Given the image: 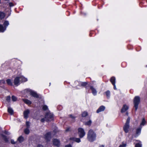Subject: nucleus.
I'll list each match as a JSON object with an SVG mask.
<instances>
[{
  "label": "nucleus",
  "instance_id": "f257e3e1",
  "mask_svg": "<svg viewBox=\"0 0 147 147\" xmlns=\"http://www.w3.org/2000/svg\"><path fill=\"white\" fill-rule=\"evenodd\" d=\"M96 135L93 130H90L88 133L87 139L90 142H92L95 140L96 138Z\"/></svg>",
  "mask_w": 147,
  "mask_h": 147
},
{
  "label": "nucleus",
  "instance_id": "f03ea898",
  "mask_svg": "<svg viewBox=\"0 0 147 147\" xmlns=\"http://www.w3.org/2000/svg\"><path fill=\"white\" fill-rule=\"evenodd\" d=\"M140 102V98L138 96H136L134 99V104L135 111H136L138 109V105Z\"/></svg>",
  "mask_w": 147,
  "mask_h": 147
},
{
  "label": "nucleus",
  "instance_id": "7ed1b4c3",
  "mask_svg": "<svg viewBox=\"0 0 147 147\" xmlns=\"http://www.w3.org/2000/svg\"><path fill=\"white\" fill-rule=\"evenodd\" d=\"M78 134L81 138H83L85 135V132L84 129L81 128L78 129Z\"/></svg>",
  "mask_w": 147,
  "mask_h": 147
},
{
  "label": "nucleus",
  "instance_id": "20e7f679",
  "mask_svg": "<svg viewBox=\"0 0 147 147\" xmlns=\"http://www.w3.org/2000/svg\"><path fill=\"white\" fill-rule=\"evenodd\" d=\"M53 115L52 114L48 113L46 114L45 115V119L46 121H51L52 120Z\"/></svg>",
  "mask_w": 147,
  "mask_h": 147
},
{
  "label": "nucleus",
  "instance_id": "39448f33",
  "mask_svg": "<svg viewBox=\"0 0 147 147\" xmlns=\"http://www.w3.org/2000/svg\"><path fill=\"white\" fill-rule=\"evenodd\" d=\"M25 90L27 92H29L31 95L34 97L38 98L39 97L38 95L36 92L30 89H27L26 90Z\"/></svg>",
  "mask_w": 147,
  "mask_h": 147
},
{
  "label": "nucleus",
  "instance_id": "423d86ee",
  "mask_svg": "<svg viewBox=\"0 0 147 147\" xmlns=\"http://www.w3.org/2000/svg\"><path fill=\"white\" fill-rule=\"evenodd\" d=\"M30 113V111L29 109H27L24 111L23 114L24 118L26 119H27L28 117V115Z\"/></svg>",
  "mask_w": 147,
  "mask_h": 147
},
{
  "label": "nucleus",
  "instance_id": "0eeeda50",
  "mask_svg": "<svg viewBox=\"0 0 147 147\" xmlns=\"http://www.w3.org/2000/svg\"><path fill=\"white\" fill-rule=\"evenodd\" d=\"M54 145L57 146H59L60 145V141L57 139H54L53 141Z\"/></svg>",
  "mask_w": 147,
  "mask_h": 147
},
{
  "label": "nucleus",
  "instance_id": "6e6552de",
  "mask_svg": "<svg viewBox=\"0 0 147 147\" xmlns=\"http://www.w3.org/2000/svg\"><path fill=\"white\" fill-rule=\"evenodd\" d=\"M45 139L47 141H49L51 139V134L50 132L47 133L45 136Z\"/></svg>",
  "mask_w": 147,
  "mask_h": 147
},
{
  "label": "nucleus",
  "instance_id": "1a4fd4ad",
  "mask_svg": "<svg viewBox=\"0 0 147 147\" xmlns=\"http://www.w3.org/2000/svg\"><path fill=\"white\" fill-rule=\"evenodd\" d=\"M20 80L19 77H16L14 80V83L15 85L18 86L19 84V83Z\"/></svg>",
  "mask_w": 147,
  "mask_h": 147
},
{
  "label": "nucleus",
  "instance_id": "9d476101",
  "mask_svg": "<svg viewBox=\"0 0 147 147\" xmlns=\"http://www.w3.org/2000/svg\"><path fill=\"white\" fill-rule=\"evenodd\" d=\"M129 109V107L126 105H124L122 108L121 112L122 113L124 112Z\"/></svg>",
  "mask_w": 147,
  "mask_h": 147
},
{
  "label": "nucleus",
  "instance_id": "9b49d317",
  "mask_svg": "<svg viewBox=\"0 0 147 147\" xmlns=\"http://www.w3.org/2000/svg\"><path fill=\"white\" fill-rule=\"evenodd\" d=\"M129 124H125L123 127V130L126 133H127L129 131Z\"/></svg>",
  "mask_w": 147,
  "mask_h": 147
},
{
  "label": "nucleus",
  "instance_id": "f8f14e48",
  "mask_svg": "<svg viewBox=\"0 0 147 147\" xmlns=\"http://www.w3.org/2000/svg\"><path fill=\"white\" fill-rule=\"evenodd\" d=\"M105 109V107L103 106H100L96 111L97 113H99L100 112L104 111Z\"/></svg>",
  "mask_w": 147,
  "mask_h": 147
},
{
  "label": "nucleus",
  "instance_id": "ddd939ff",
  "mask_svg": "<svg viewBox=\"0 0 147 147\" xmlns=\"http://www.w3.org/2000/svg\"><path fill=\"white\" fill-rule=\"evenodd\" d=\"M90 89L92 90V94L94 95H96L97 92L95 89L94 88V87L92 86L90 87Z\"/></svg>",
  "mask_w": 147,
  "mask_h": 147
},
{
  "label": "nucleus",
  "instance_id": "4468645a",
  "mask_svg": "<svg viewBox=\"0 0 147 147\" xmlns=\"http://www.w3.org/2000/svg\"><path fill=\"white\" fill-rule=\"evenodd\" d=\"M6 14L3 12L0 11V20H2L5 18Z\"/></svg>",
  "mask_w": 147,
  "mask_h": 147
},
{
  "label": "nucleus",
  "instance_id": "2eb2a0df",
  "mask_svg": "<svg viewBox=\"0 0 147 147\" xmlns=\"http://www.w3.org/2000/svg\"><path fill=\"white\" fill-rule=\"evenodd\" d=\"M6 30V27H4L3 26L0 24V32H3Z\"/></svg>",
  "mask_w": 147,
  "mask_h": 147
},
{
  "label": "nucleus",
  "instance_id": "dca6fc26",
  "mask_svg": "<svg viewBox=\"0 0 147 147\" xmlns=\"http://www.w3.org/2000/svg\"><path fill=\"white\" fill-rule=\"evenodd\" d=\"M20 80L22 82H25L27 80V79L23 76L19 77Z\"/></svg>",
  "mask_w": 147,
  "mask_h": 147
},
{
  "label": "nucleus",
  "instance_id": "f3484780",
  "mask_svg": "<svg viewBox=\"0 0 147 147\" xmlns=\"http://www.w3.org/2000/svg\"><path fill=\"white\" fill-rule=\"evenodd\" d=\"M110 81L112 84H115V78L114 77H112L110 79Z\"/></svg>",
  "mask_w": 147,
  "mask_h": 147
},
{
  "label": "nucleus",
  "instance_id": "a211bd4d",
  "mask_svg": "<svg viewBox=\"0 0 147 147\" xmlns=\"http://www.w3.org/2000/svg\"><path fill=\"white\" fill-rule=\"evenodd\" d=\"M71 139L72 140H73L74 141L78 143L80 142L81 141L80 139L79 138H71Z\"/></svg>",
  "mask_w": 147,
  "mask_h": 147
},
{
  "label": "nucleus",
  "instance_id": "6ab92c4d",
  "mask_svg": "<svg viewBox=\"0 0 147 147\" xmlns=\"http://www.w3.org/2000/svg\"><path fill=\"white\" fill-rule=\"evenodd\" d=\"M24 140V137L22 136L19 137L18 139V140L20 143L23 142Z\"/></svg>",
  "mask_w": 147,
  "mask_h": 147
},
{
  "label": "nucleus",
  "instance_id": "aec40b11",
  "mask_svg": "<svg viewBox=\"0 0 147 147\" xmlns=\"http://www.w3.org/2000/svg\"><path fill=\"white\" fill-rule=\"evenodd\" d=\"M23 100L25 103L27 104L30 105L31 104V101L28 100L23 99Z\"/></svg>",
  "mask_w": 147,
  "mask_h": 147
},
{
  "label": "nucleus",
  "instance_id": "412c9836",
  "mask_svg": "<svg viewBox=\"0 0 147 147\" xmlns=\"http://www.w3.org/2000/svg\"><path fill=\"white\" fill-rule=\"evenodd\" d=\"M9 24V22L8 21H5L3 23V25L4 27H6V28Z\"/></svg>",
  "mask_w": 147,
  "mask_h": 147
},
{
  "label": "nucleus",
  "instance_id": "4be33fe9",
  "mask_svg": "<svg viewBox=\"0 0 147 147\" xmlns=\"http://www.w3.org/2000/svg\"><path fill=\"white\" fill-rule=\"evenodd\" d=\"M88 83L87 82H80L79 83V84L80 85L82 86H86L87 84Z\"/></svg>",
  "mask_w": 147,
  "mask_h": 147
},
{
  "label": "nucleus",
  "instance_id": "5701e85b",
  "mask_svg": "<svg viewBox=\"0 0 147 147\" xmlns=\"http://www.w3.org/2000/svg\"><path fill=\"white\" fill-rule=\"evenodd\" d=\"M8 111L11 115H12L13 113V109L11 108H8Z\"/></svg>",
  "mask_w": 147,
  "mask_h": 147
},
{
  "label": "nucleus",
  "instance_id": "b1692460",
  "mask_svg": "<svg viewBox=\"0 0 147 147\" xmlns=\"http://www.w3.org/2000/svg\"><path fill=\"white\" fill-rule=\"evenodd\" d=\"M105 93L107 98H109L110 96V91L109 90H108L107 92H105Z\"/></svg>",
  "mask_w": 147,
  "mask_h": 147
},
{
  "label": "nucleus",
  "instance_id": "393cba45",
  "mask_svg": "<svg viewBox=\"0 0 147 147\" xmlns=\"http://www.w3.org/2000/svg\"><path fill=\"white\" fill-rule=\"evenodd\" d=\"M6 82L9 85H12V83L11 81V80L10 79H8L7 80H6Z\"/></svg>",
  "mask_w": 147,
  "mask_h": 147
},
{
  "label": "nucleus",
  "instance_id": "a878e982",
  "mask_svg": "<svg viewBox=\"0 0 147 147\" xmlns=\"http://www.w3.org/2000/svg\"><path fill=\"white\" fill-rule=\"evenodd\" d=\"M82 117H85L87 115L88 113L86 111H84L82 113Z\"/></svg>",
  "mask_w": 147,
  "mask_h": 147
},
{
  "label": "nucleus",
  "instance_id": "bb28decb",
  "mask_svg": "<svg viewBox=\"0 0 147 147\" xmlns=\"http://www.w3.org/2000/svg\"><path fill=\"white\" fill-rule=\"evenodd\" d=\"M146 123V121H145L144 119H143L142 120V122L140 124V126L141 125H144Z\"/></svg>",
  "mask_w": 147,
  "mask_h": 147
},
{
  "label": "nucleus",
  "instance_id": "cd10ccee",
  "mask_svg": "<svg viewBox=\"0 0 147 147\" xmlns=\"http://www.w3.org/2000/svg\"><path fill=\"white\" fill-rule=\"evenodd\" d=\"M141 128H138L136 130V134H139L141 132Z\"/></svg>",
  "mask_w": 147,
  "mask_h": 147
},
{
  "label": "nucleus",
  "instance_id": "c85d7f7f",
  "mask_svg": "<svg viewBox=\"0 0 147 147\" xmlns=\"http://www.w3.org/2000/svg\"><path fill=\"white\" fill-rule=\"evenodd\" d=\"M24 132L25 134H29L30 131L28 129L26 128L24 129Z\"/></svg>",
  "mask_w": 147,
  "mask_h": 147
},
{
  "label": "nucleus",
  "instance_id": "c756f323",
  "mask_svg": "<svg viewBox=\"0 0 147 147\" xmlns=\"http://www.w3.org/2000/svg\"><path fill=\"white\" fill-rule=\"evenodd\" d=\"M11 99L12 101H16L17 100V98L14 96H12Z\"/></svg>",
  "mask_w": 147,
  "mask_h": 147
},
{
  "label": "nucleus",
  "instance_id": "7c9ffc66",
  "mask_svg": "<svg viewBox=\"0 0 147 147\" xmlns=\"http://www.w3.org/2000/svg\"><path fill=\"white\" fill-rule=\"evenodd\" d=\"M3 139L4 140L5 142H7L8 141V139L4 135H3Z\"/></svg>",
  "mask_w": 147,
  "mask_h": 147
},
{
  "label": "nucleus",
  "instance_id": "2f4dec72",
  "mask_svg": "<svg viewBox=\"0 0 147 147\" xmlns=\"http://www.w3.org/2000/svg\"><path fill=\"white\" fill-rule=\"evenodd\" d=\"M130 120V118L129 117H128L127 120L126 122L125 123V124H129V121Z\"/></svg>",
  "mask_w": 147,
  "mask_h": 147
},
{
  "label": "nucleus",
  "instance_id": "473e14b6",
  "mask_svg": "<svg viewBox=\"0 0 147 147\" xmlns=\"http://www.w3.org/2000/svg\"><path fill=\"white\" fill-rule=\"evenodd\" d=\"M42 109L44 110H46L48 109V107L46 105H44Z\"/></svg>",
  "mask_w": 147,
  "mask_h": 147
},
{
  "label": "nucleus",
  "instance_id": "72a5a7b5",
  "mask_svg": "<svg viewBox=\"0 0 147 147\" xmlns=\"http://www.w3.org/2000/svg\"><path fill=\"white\" fill-rule=\"evenodd\" d=\"M91 123V121L90 120H89L88 122H86L85 123L86 125H90Z\"/></svg>",
  "mask_w": 147,
  "mask_h": 147
},
{
  "label": "nucleus",
  "instance_id": "f704fd0d",
  "mask_svg": "<svg viewBox=\"0 0 147 147\" xmlns=\"http://www.w3.org/2000/svg\"><path fill=\"white\" fill-rule=\"evenodd\" d=\"M7 5H9L10 7H12L14 5L12 3H7Z\"/></svg>",
  "mask_w": 147,
  "mask_h": 147
},
{
  "label": "nucleus",
  "instance_id": "c9c22d12",
  "mask_svg": "<svg viewBox=\"0 0 147 147\" xmlns=\"http://www.w3.org/2000/svg\"><path fill=\"white\" fill-rule=\"evenodd\" d=\"M135 147H142V146L140 144L138 143L135 145Z\"/></svg>",
  "mask_w": 147,
  "mask_h": 147
},
{
  "label": "nucleus",
  "instance_id": "e433bc0d",
  "mask_svg": "<svg viewBox=\"0 0 147 147\" xmlns=\"http://www.w3.org/2000/svg\"><path fill=\"white\" fill-rule=\"evenodd\" d=\"M6 100L7 101L9 102L10 100V96H8L7 97Z\"/></svg>",
  "mask_w": 147,
  "mask_h": 147
},
{
  "label": "nucleus",
  "instance_id": "4c0bfd02",
  "mask_svg": "<svg viewBox=\"0 0 147 147\" xmlns=\"http://www.w3.org/2000/svg\"><path fill=\"white\" fill-rule=\"evenodd\" d=\"M126 146V144H123L120 145L119 147H125Z\"/></svg>",
  "mask_w": 147,
  "mask_h": 147
},
{
  "label": "nucleus",
  "instance_id": "58836bf2",
  "mask_svg": "<svg viewBox=\"0 0 147 147\" xmlns=\"http://www.w3.org/2000/svg\"><path fill=\"white\" fill-rule=\"evenodd\" d=\"M26 124L27 128H28L30 126L29 122L28 121H26Z\"/></svg>",
  "mask_w": 147,
  "mask_h": 147
},
{
  "label": "nucleus",
  "instance_id": "ea45409f",
  "mask_svg": "<svg viewBox=\"0 0 147 147\" xmlns=\"http://www.w3.org/2000/svg\"><path fill=\"white\" fill-rule=\"evenodd\" d=\"M5 80H0V83L1 84H4L5 83Z\"/></svg>",
  "mask_w": 147,
  "mask_h": 147
},
{
  "label": "nucleus",
  "instance_id": "a19ab883",
  "mask_svg": "<svg viewBox=\"0 0 147 147\" xmlns=\"http://www.w3.org/2000/svg\"><path fill=\"white\" fill-rule=\"evenodd\" d=\"M41 121L42 122H44L45 121H46V119H45V117L44 118H42L41 119Z\"/></svg>",
  "mask_w": 147,
  "mask_h": 147
},
{
  "label": "nucleus",
  "instance_id": "79ce46f5",
  "mask_svg": "<svg viewBox=\"0 0 147 147\" xmlns=\"http://www.w3.org/2000/svg\"><path fill=\"white\" fill-rule=\"evenodd\" d=\"M11 143L12 144H15L16 143V142L14 141V140H11Z\"/></svg>",
  "mask_w": 147,
  "mask_h": 147
},
{
  "label": "nucleus",
  "instance_id": "37998d69",
  "mask_svg": "<svg viewBox=\"0 0 147 147\" xmlns=\"http://www.w3.org/2000/svg\"><path fill=\"white\" fill-rule=\"evenodd\" d=\"M65 147H72V146L71 145L69 144L65 145Z\"/></svg>",
  "mask_w": 147,
  "mask_h": 147
},
{
  "label": "nucleus",
  "instance_id": "c03bdc74",
  "mask_svg": "<svg viewBox=\"0 0 147 147\" xmlns=\"http://www.w3.org/2000/svg\"><path fill=\"white\" fill-rule=\"evenodd\" d=\"M113 86H114V89L115 90H116L117 88H116V86L115 84H113Z\"/></svg>",
  "mask_w": 147,
  "mask_h": 147
},
{
  "label": "nucleus",
  "instance_id": "a18cd8bd",
  "mask_svg": "<svg viewBox=\"0 0 147 147\" xmlns=\"http://www.w3.org/2000/svg\"><path fill=\"white\" fill-rule=\"evenodd\" d=\"M4 133L5 134H7V135H9L10 134L9 133V132L6 131H5V132Z\"/></svg>",
  "mask_w": 147,
  "mask_h": 147
},
{
  "label": "nucleus",
  "instance_id": "49530a36",
  "mask_svg": "<svg viewBox=\"0 0 147 147\" xmlns=\"http://www.w3.org/2000/svg\"><path fill=\"white\" fill-rule=\"evenodd\" d=\"M69 129H70V128H68L66 129L65 131H68L69 130Z\"/></svg>",
  "mask_w": 147,
  "mask_h": 147
},
{
  "label": "nucleus",
  "instance_id": "de8ad7c7",
  "mask_svg": "<svg viewBox=\"0 0 147 147\" xmlns=\"http://www.w3.org/2000/svg\"><path fill=\"white\" fill-rule=\"evenodd\" d=\"M37 147H43V146L41 145H38Z\"/></svg>",
  "mask_w": 147,
  "mask_h": 147
},
{
  "label": "nucleus",
  "instance_id": "09e8293b",
  "mask_svg": "<svg viewBox=\"0 0 147 147\" xmlns=\"http://www.w3.org/2000/svg\"><path fill=\"white\" fill-rule=\"evenodd\" d=\"M70 117L72 118H74L75 117H74L72 115H70Z\"/></svg>",
  "mask_w": 147,
  "mask_h": 147
},
{
  "label": "nucleus",
  "instance_id": "8fccbe9b",
  "mask_svg": "<svg viewBox=\"0 0 147 147\" xmlns=\"http://www.w3.org/2000/svg\"><path fill=\"white\" fill-rule=\"evenodd\" d=\"M99 147H104V146L103 145H101Z\"/></svg>",
  "mask_w": 147,
  "mask_h": 147
},
{
  "label": "nucleus",
  "instance_id": "3c124183",
  "mask_svg": "<svg viewBox=\"0 0 147 147\" xmlns=\"http://www.w3.org/2000/svg\"><path fill=\"white\" fill-rule=\"evenodd\" d=\"M91 36V35L90 34V36Z\"/></svg>",
  "mask_w": 147,
  "mask_h": 147
}]
</instances>
